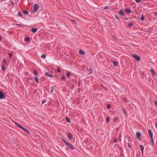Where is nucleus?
Wrapping results in <instances>:
<instances>
[{
    "instance_id": "9b49d317",
    "label": "nucleus",
    "mask_w": 157,
    "mask_h": 157,
    "mask_svg": "<svg viewBox=\"0 0 157 157\" xmlns=\"http://www.w3.org/2000/svg\"><path fill=\"white\" fill-rule=\"evenodd\" d=\"M125 12L128 14H129L132 13L131 11L128 9H125Z\"/></svg>"
},
{
    "instance_id": "c756f323",
    "label": "nucleus",
    "mask_w": 157,
    "mask_h": 157,
    "mask_svg": "<svg viewBox=\"0 0 157 157\" xmlns=\"http://www.w3.org/2000/svg\"><path fill=\"white\" fill-rule=\"evenodd\" d=\"M123 112L125 114V115L126 116H127V113L126 111L125 110V109H123Z\"/></svg>"
},
{
    "instance_id": "dca6fc26",
    "label": "nucleus",
    "mask_w": 157,
    "mask_h": 157,
    "mask_svg": "<svg viewBox=\"0 0 157 157\" xmlns=\"http://www.w3.org/2000/svg\"><path fill=\"white\" fill-rule=\"evenodd\" d=\"M140 19V20L142 21H143L144 20V15L143 14L142 15V16H141Z\"/></svg>"
},
{
    "instance_id": "c9c22d12",
    "label": "nucleus",
    "mask_w": 157,
    "mask_h": 157,
    "mask_svg": "<svg viewBox=\"0 0 157 157\" xmlns=\"http://www.w3.org/2000/svg\"><path fill=\"white\" fill-rule=\"evenodd\" d=\"M61 69L59 67H58L57 68V71L58 72H59L60 71Z\"/></svg>"
},
{
    "instance_id": "473e14b6",
    "label": "nucleus",
    "mask_w": 157,
    "mask_h": 157,
    "mask_svg": "<svg viewBox=\"0 0 157 157\" xmlns=\"http://www.w3.org/2000/svg\"><path fill=\"white\" fill-rule=\"evenodd\" d=\"M151 72L152 73V74L154 76L155 75V73L153 70L151 69Z\"/></svg>"
},
{
    "instance_id": "aec40b11",
    "label": "nucleus",
    "mask_w": 157,
    "mask_h": 157,
    "mask_svg": "<svg viewBox=\"0 0 157 157\" xmlns=\"http://www.w3.org/2000/svg\"><path fill=\"white\" fill-rule=\"evenodd\" d=\"M151 139V144L152 145H153L154 144V141L153 140V138H150Z\"/></svg>"
},
{
    "instance_id": "de8ad7c7",
    "label": "nucleus",
    "mask_w": 157,
    "mask_h": 157,
    "mask_svg": "<svg viewBox=\"0 0 157 157\" xmlns=\"http://www.w3.org/2000/svg\"><path fill=\"white\" fill-rule=\"evenodd\" d=\"M108 8V7H105L104 8V10H106Z\"/></svg>"
},
{
    "instance_id": "37998d69",
    "label": "nucleus",
    "mask_w": 157,
    "mask_h": 157,
    "mask_svg": "<svg viewBox=\"0 0 157 157\" xmlns=\"http://www.w3.org/2000/svg\"><path fill=\"white\" fill-rule=\"evenodd\" d=\"M135 1L137 3H139L140 2L141 0H135Z\"/></svg>"
},
{
    "instance_id": "4be33fe9",
    "label": "nucleus",
    "mask_w": 157,
    "mask_h": 157,
    "mask_svg": "<svg viewBox=\"0 0 157 157\" xmlns=\"http://www.w3.org/2000/svg\"><path fill=\"white\" fill-rule=\"evenodd\" d=\"M9 57L10 58H12L13 56V53L11 52H10L9 53Z\"/></svg>"
},
{
    "instance_id": "49530a36",
    "label": "nucleus",
    "mask_w": 157,
    "mask_h": 157,
    "mask_svg": "<svg viewBox=\"0 0 157 157\" xmlns=\"http://www.w3.org/2000/svg\"><path fill=\"white\" fill-rule=\"evenodd\" d=\"M154 15L156 17H157V12H155L154 14Z\"/></svg>"
},
{
    "instance_id": "ddd939ff",
    "label": "nucleus",
    "mask_w": 157,
    "mask_h": 157,
    "mask_svg": "<svg viewBox=\"0 0 157 157\" xmlns=\"http://www.w3.org/2000/svg\"><path fill=\"white\" fill-rule=\"evenodd\" d=\"M79 53L80 54L82 55L85 54L84 51L81 49L79 50Z\"/></svg>"
},
{
    "instance_id": "b1692460",
    "label": "nucleus",
    "mask_w": 157,
    "mask_h": 157,
    "mask_svg": "<svg viewBox=\"0 0 157 157\" xmlns=\"http://www.w3.org/2000/svg\"><path fill=\"white\" fill-rule=\"evenodd\" d=\"M66 75L68 78H69L70 76V73L69 71H67L66 72Z\"/></svg>"
},
{
    "instance_id": "79ce46f5",
    "label": "nucleus",
    "mask_w": 157,
    "mask_h": 157,
    "mask_svg": "<svg viewBox=\"0 0 157 157\" xmlns=\"http://www.w3.org/2000/svg\"><path fill=\"white\" fill-rule=\"evenodd\" d=\"M128 147L131 150V148L130 147V144L128 143Z\"/></svg>"
},
{
    "instance_id": "8fccbe9b",
    "label": "nucleus",
    "mask_w": 157,
    "mask_h": 157,
    "mask_svg": "<svg viewBox=\"0 0 157 157\" xmlns=\"http://www.w3.org/2000/svg\"><path fill=\"white\" fill-rule=\"evenodd\" d=\"M124 99L125 101H126L127 100H126V99L125 98H124Z\"/></svg>"
},
{
    "instance_id": "1a4fd4ad",
    "label": "nucleus",
    "mask_w": 157,
    "mask_h": 157,
    "mask_svg": "<svg viewBox=\"0 0 157 157\" xmlns=\"http://www.w3.org/2000/svg\"><path fill=\"white\" fill-rule=\"evenodd\" d=\"M45 75H46V76L48 77H51V78L53 77V75H51L50 74L47 72H46L45 73Z\"/></svg>"
},
{
    "instance_id": "20e7f679",
    "label": "nucleus",
    "mask_w": 157,
    "mask_h": 157,
    "mask_svg": "<svg viewBox=\"0 0 157 157\" xmlns=\"http://www.w3.org/2000/svg\"><path fill=\"white\" fill-rule=\"evenodd\" d=\"M6 98V94L0 91V99H4Z\"/></svg>"
},
{
    "instance_id": "72a5a7b5",
    "label": "nucleus",
    "mask_w": 157,
    "mask_h": 157,
    "mask_svg": "<svg viewBox=\"0 0 157 157\" xmlns=\"http://www.w3.org/2000/svg\"><path fill=\"white\" fill-rule=\"evenodd\" d=\"M71 21L75 25L77 24V23L75 21L73 20H71Z\"/></svg>"
},
{
    "instance_id": "2eb2a0df",
    "label": "nucleus",
    "mask_w": 157,
    "mask_h": 157,
    "mask_svg": "<svg viewBox=\"0 0 157 157\" xmlns=\"http://www.w3.org/2000/svg\"><path fill=\"white\" fill-rule=\"evenodd\" d=\"M127 25L128 27H130L134 25V24L133 23H130L128 24Z\"/></svg>"
},
{
    "instance_id": "393cba45",
    "label": "nucleus",
    "mask_w": 157,
    "mask_h": 157,
    "mask_svg": "<svg viewBox=\"0 0 157 157\" xmlns=\"http://www.w3.org/2000/svg\"><path fill=\"white\" fill-rule=\"evenodd\" d=\"M66 120L68 123H69L70 122V119L67 117H66Z\"/></svg>"
},
{
    "instance_id": "cd10ccee",
    "label": "nucleus",
    "mask_w": 157,
    "mask_h": 157,
    "mask_svg": "<svg viewBox=\"0 0 157 157\" xmlns=\"http://www.w3.org/2000/svg\"><path fill=\"white\" fill-rule=\"evenodd\" d=\"M3 62L5 64V65H6V61L5 59H4L3 60Z\"/></svg>"
},
{
    "instance_id": "f257e3e1",
    "label": "nucleus",
    "mask_w": 157,
    "mask_h": 157,
    "mask_svg": "<svg viewBox=\"0 0 157 157\" xmlns=\"http://www.w3.org/2000/svg\"><path fill=\"white\" fill-rule=\"evenodd\" d=\"M14 124H15L16 125H17L18 127L20 128L21 129H22V130H23L24 131L26 132L27 133H28L29 134H30V132L26 128H24V127L20 125V124H19L18 123H17L16 122H14Z\"/></svg>"
},
{
    "instance_id": "ea45409f",
    "label": "nucleus",
    "mask_w": 157,
    "mask_h": 157,
    "mask_svg": "<svg viewBox=\"0 0 157 157\" xmlns=\"http://www.w3.org/2000/svg\"><path fill=\"white\" fill-rule=\"evenodd\" d=\"M115 17L116 19H117L118 21L120 20L119 18V17H118V16L117 15L115 16Z\"/></svg>"
},
{
    "instance_id": "09e8293b",
    "label": "nucleus",
    "mask_w": 157,
    "mask_h": 157,
    "mask_svg": "<svg viewBox=\"0 0 157 157\" xmlns=\"http://www.w3.org/2000/svg\"><path fill=\"white\" fill-rule=\"evenodd\" d=\"M1 39H2L1 36L0 34V41H1Z\"/></svg>"
},
{
    "instance_id": "2f4dec72",
    "label": "nucleus",
    "mask_w": 157,
    "mask_h": 157,
    "mask_svg": "<svg viewBox=\"0 0 157 157\" xmlns=\"http://www.w3.org/2000/svg\"><path fill=\"white\" fill-rule=\"evenodd\" d=\"M113 64L114 66H116L117 65V63L116 62H113Z\"/></svg>"
},
{
    "instance_id": "a19ab883",
    "label": "nucleus",
    "mask_w": 157,
    "mask_h": 157,
    "mask_svg": "<svg viewBox=\"0 0 157 157\" xmlns=\"http://www.w3.org/2000/svg\"><path fill=\"white\" fill-rule=\"evenodd\" d=\"M117 142V139L116 138H114V142L116 143Z\"/></svg>"
},
{
    "instance_id": "e433bc0d",
    "label": "nucleus",
    "mask_w": 157,
    "mask_h": 157,
    "mask_svg": "<svg viewBox=\"0 0 157 157\" xmlns=\"http://www.w3.org/2000/svg\"><path fill=\"white\" fill-rule=\"evenodd\" d=\"M61 79L63 80V81H65V76H64V75H63L62 76V78Z\"/></svg>"
},
{
    "instance_id": "f8f14e48",
    "label": "nucleus",
    "mask_w": 157,
    "mask_h": 157,
    "mask_svg": "<svg viewBox=\"0 0 157 157\" xmlns=\"http://www.w3.org/2000/svg\"><path fill=\"white\" fill-rule=\"evenodd\" d=\"M37 31V29L36 28H33L32 29V31L33 33L36 32Z\"/></svg>"
},
{
    "instance_id": "f03ea898",
    "label": "nucleus",
    "mask_w": 157,
    "mask_h": 157,
    "mask_svg": "<svg viewBox=\"0 0 157 157\" xmlns=\"http://www.w3.org/2000/svg\"><path fill=\"white\" fill-rule=\"evenodd\" d=\"M39 8V5L37 4H35L33 6V9L32 11V13L36 12Z\"/></svg>"
},
{
    "instance_id": "a878e982",
    "label": "nucleus",
    "mask_w": 157,
    "mask_h": 157,
    "mask_svg": "<svg viewBox=\"0 0 157 157\" xmlns=\"http://www.w3.org/2000/svg\"><path fill=\"white\" fill-rule=\"evenodd\" d=\"M51 93H53L54 92V88L52 87L51 86Z\"/></svg>"
},
{
    "instance_id": "4468645a",
    "label": "nucleus",
    "mask_w": 157,
    "mask_h": 157,
    "mask_svg": "<svg viewBox=\"0 0 157 157\" xmlns=\"http://www.w3.org/2000/svg\"><path fill=\"white\" fill-rule=\"evenodd\" d=\"M140 148L141 149V150L142 151V154H143V150L144 149V147L143 146L141 145H140Z\"/></svg>"
},
{
    "instance_id": "6ab92c4d",
    "label": "nucleus",
    "mask_w": 157,
    "mask_h": 157,
    "mask_svg": "<svg viewBox=\"0 0 157 157\" xmlns=\"http://www.w3.org/2000/svg\"><path fill=\"white\" fill-rule=\"evenodd\" d=\"M34 79H35V80L36 82V83H38L39 82V79H38V78L37 77H35V78H34Z\"/></svg>"
},
{
    "instance_id": "3c124183",
    "label": "nucleus",
    "mask_w": 157,
    "mask_h": 157,
    "mask_svg": "<svg viewBox=\"0 0 157 157\" xmlns=\"http://www.w3.org/2000/svg\"><path fill=\"white\" fill-rule=\"evenodd\" d=\"M90 71H92V69H90Z\"/></svg>"
},
{
    "instance_id": "7ed1b4c3",
    "label": "nucleus",
    "mask_w": 157,
    "mask_h": 157,
    "mask_svg": "<svg viewBox=\"0 0 157 157\" xmlns=\"http://www.w3.org/2000/svg\"><path fill=\"white\" fill-rule=\"evenodd\" d=\"M65 146L69 147L71 150H73L74 149V147L73 145L70 143H67L65 145Z\"/></svg>"
},
{
    "instance_id": "a18cd8bd",
    "label": "nucleus",
    "mask_w": 157,
    "mask_h": 157,
    "mask_svg": "<svg viewBox=\"0 0 157 157\" xmlns=\"http://www.w3.org/2000/svg\"><path fill=\"white\" fill-rule=\"evenodd\" d=\"M155 104L156 106L157 107V101H155Z\"/></svg>"
},
{
    "instance_id": "6e6552de",
    "label": "nucleus",
    "mask_w": 157,
    "mask_h": 157,
    "mask_svg": "<svg viewBox=\"0 0 157 157\" xmlns=\"http://www.w3.org/2000/svg\"><path fill=\"white\" fill-rule=\"evenodd\" d=\"M118 13L122 16H124V13L122 9H121L119 10Z\"/></svg>"
},
{
    "instance_id": "58836bf2",
    "label": "nucleus",
    "mask_w": 157,
    "mask_h": 157,
    "mask_svg": "<svg viewBox=\"0 0 157 157\" xmlns=\"http://www.w3.org/2000/svg\"><path fill=\"white\" fill-rule=\"evenodd\" d=\"M15 25H18V26H20V27H22V25H21V24H15Z\"/></svg>"
},
{
    "instance_id": "39448f33",
    "label": "nucleus",
    "mask_w": 157,
    "mask_h": 157,
    "mask_svg": "<svg viewBox=\"0 0 157 157\" xmlns=\"http://www.w3.org/2000/svg\"><path fill=\"white\" fill-rule=\"evenodd\" d=\"M132 56L137 61H138L140 60V58L139 56L135 54L132 55Z\"/></svg>"
},
{
    "instance_id": "412c9836",
    "label": "nucleus",
    "mask_w": 157,
    "mask_h": 157,
    "mask_svg": "<svg viewBox=\"0 0 157 157\" xmlns=\"http://www.w3.org/2000/svg\"><path fill=\"white\" fill-rule=\"evenodd\" d=\"M1 68H2V70L3 71H4L5 70V67L4 65H2Z\"/></svg>"
},
{
    "instance_id": "7c9ffc66",
    "label": "nucleus",
    "mask_w": 157,
    "mask_h": 157,
    "mask_svg": "<svg viewBox=\"0 0 157 157\" xmlns=\"http://www.w3.org/2000/svg\"><path fill=\"white\" fill-rule=\"evenodd\" d=\"M109 117H107L106 120V122L107 123L109 122Z\"/></svg>"
},
{
    "instance_id": "bb28decb",
    "label": "nucleus",
    "mask_w": 157,
    "mask_h": 157,
    "mask_svg": "<svg viewBox=\"0 0 157 157\" xmlns=\"http://www.w3.org/2000/svg\"><path fill=\"white\" fill-rule=\"evenodd\" d=\"M33 74L36 76L38 74V73H37V71L36 70H34V72H33Z\"/></svg>"
},
{
    "instance_id": "f3484780",
    "label": "nucleus",
    "mask_w": 157,
    "mask_h": 157,
    "mask_svg": "<svg viewBox=\"0 0 157 157\" xmlns=\"http://www.w3.org/2000/svg\"><path fill=\"white\" fill-rule=\"evenodd\" d=\"M25 40L27 42H29L30 41L29 38L28 37H26L25 39Z\"/></svg>"
},
{
    "instance_id": "0eeeda50",
    "label": "nucleus",
    "mask_w": 157,
    "mask_h": 157,
    "mask_svg": "<svg viewBox=\"0 0 157 157\" xmlns=\"http://www.w3.org/2000/svg\"><path fill=\"white\" fill-rule=\"evenodd\" d=\"M136 136L137 138L138 139H140L141 136V133L140 132H137L136 133Z\"/></svg>"
},
{
    "instance_id": "603ef678",
    "label": "nucleus",
    "mask_w": 157,
    "mask_h": 157,
    "mask_svg": "<svg viewBox=\"0 0 157 157\" xmlns=\"http://www.w3.org/2000/svg\"><path fill=\"white\" fill-rule=\"evenodd\" d=\"M12 4H13V2H12Z\"/></svg>"
},
{
    "instance_id": "c03bdc74",
    "label": "nucleus",
    "mask_w": 157,
    "mask_h": 157,
    "mask_svg": "<svg viewBox=\"0 0 157 157\" xmlns=\"http://www.w3.org/2000/svg\"><path fill=\"white\" fill-rule=\"evenodd\" d=\"M45 102V99H44L43 100L42 102V104H43Z\"/></svg>"
},
{
    "instance_id": "423d86ee",
    "label": "nucleus",
    "mask_w": 157,
    "mask_h": 157,
    "mask_svg": "<svg viewBox=\"0 0 157 157\" xmlns=\"http://www.w3.org/2000/svg\"><path fill=\"white\" fill-rule=\"evenodd\" d=\"M148 133L150 138H153V133L151 129H148Z\"/></svg>"
},
{
    "instance_id": "f704fd0d",
    "label": "nucleus",
    "mask_w": 157,
    "mask_h": 157,
    "mask_svg": "<svg viewBox=\"0 0 157 157\" xmlns=\"http://www.w3.org/2000/svg\"><path fill=\"white\" fill-rule=\"evenodd\" d=\"M41 57L42 58H45L46 57V55L45 54H43L41 56Z\"/></svg>"
},
{
    "instance_id": "4c0bfd02",
    "label": "nucleus",
    "mask_w": 157,
    "mask_h": 157,
    "mask_svg": "<svg viewBox=\"0 0 157 157\" xmlns=\"http://www.w3.org/2000/svg\"><path fill=\"white\" fill-rule=\"evenodd\" d=\"M63 141V142L65 144V145L67 144V142L64 139H62Z\"/></svg>"
},
{
    "instance_id": "5701e85b",
    "label": "nucleus",
    "mask_w": 157,
    "mask_h": 157,
    "mask_svg": "<svg viewBox=\"0 0 157 157\" xmlns=\"http://www.w3.org/2000/svg\"><path fill=\"white\" fill-rule=\"evenodd\" d=\"M106 106L107 109H109L110 108L111 106L110 104H107Z\"/></svg>"
},
{
    "instance_id": "a211bd4d",
    "label": "nucleus",
    "mask_w": 157,
    "mask_h": 157,
    "mask_svg": "<svg viewBox=\"0 0 157 157\" xmlns=\"http://www.w3.org/2000/svg\"><path fill=\"white\" fill-rule=\"evenodd\" d=\"M23 13L25 14V15H27L29 13H28V11L26 10H23Z\"/></svg>"
},
{
    "instance_id": "c85d7f7f",
    "label": "nucleus",
    "mask_w": 157,
    "mask_h": 157,
    "mask_svg": "<svg viewBox=\"0 0 157 157\" xmlns=\"http://www.w3.org/2000/svg\"><path fill=\"white\" fill-rule=\"evenodd\" d=\"M18 15L19 16H20L21 17H22V14L21 13L20 11H18Z\"/></svg>"
},
{
    "instance_id": "9d476101",
    "label": "nucleus",
    "mask_w": 157,
    "mask_h": 157,
    "mask_svg": "<svg viewBox=\"0 0 157 157\" xmlns=\"http://www.w3.org/2000/svg\"><path fill=\"white\" fill-rule=\"evenodd\" d=\"M67 137L70 140H71L72 138V135L70 133H69L68 134Z\"/></svg>"
}]
</instances>
